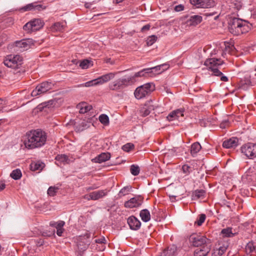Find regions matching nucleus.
<instances>
[{"mask_svg": "<svg viewBox=\"0 0 256 256\" xmlns=\"http://www.w3.org/2000/svg\"><path fill=\"white\" fill-rule=\"evenodd\" d=\"M80 113L84 114L92 109V106L87 105L86 103H82L80 105Z\"/></svg>", "mask_w": 256, "mask_h": 256, "instance_id": "30", "label": "nucleus"}, {"mask_svg": "<svg viewBox=\"0 0 256 256\" xmlns=\"http://www.w3.org/2000/svg\"><path fill=\"white\" fill-rule=\"evenodd\" d=\"M22 56L20 55L10 54L5 57L4 64L8 68L16 70L22 66Z\"/></svg>", "mask_w": 256, "mask_h": 256, "instance_id": "6", "label": "nucleus"}, {"mask_svg": "<svg viewBox=\"0 0 256 256\" xmlns=\"http://www.w3.org/2000/svg\"><path fill=\"white\" fill-rule=\"evenodd\" d=\"M212 246L200 247L196 248L194 252V256H206L210 252Z\"/></svg>", "mask_w": 256, "mask_h": 256, "instance_id": "18", "label": "nucleus"}, {"mask_svg": "<svg viewBox=\"0 0 256 256\" xmlns=\"http://www.w3.org/2000/svg\"><path fill=\"white\" fill-rule=\"evenodd\" d=\"M191 245L194 247H204L212 246V240L205 236L192 234L189 238Z\"/></svg>", "mask_w": 256, "mask_h": 256, "instance_id": "4", "label": "nucleus"}, {"mask_svg": "<svg viewBox=\"0 0 256 256\" xmlns=\"http://www.w3.org/2000/svg\"><path fill=\"white\" fill-rule=\"evenodd\" d=\"M190 3L198 8H209L215 5L213 0H190Z\"/></svg>", "mask_w": 256, "mask_h": 256, "instance_id": "12", "label": "nucleus"}, {"mask_svg": "<svg viewBox=\"0 0 256 256\" xmlns=\"http://www.w3.org/2000/svg\"><path fill=\"white\" fill-rule=\"evenodd\" d=\"M132 188L130 186H124L119 192L118 195L120 198L128 194L130 192L132 191Z\"/></svg>", "mask_w": 256, "mask_h": 256, "instance_id": "27", "label": "nucleus"}, {"mask_svg": "<svg viewBox=\"0 0 256 256\" xmlns=\"http://www.w3.org/2000/svg\"><path fill=\"white\" fill-rule=\"evenodd\" d=\"M54 104V101L52 100H50L48 102H42L39 104L38 106V108L40 110H42V109H44V108H50Z\"/></svg>", "mask_w": 256, "mask_h": 256, "instance_id": "35", "label": "nucleus"}, {"mask_svg": "<svg viewBox=\"0 0 256 256\" xmlns=\"http://www.w3.org/2000/svg\"><path fill=\"white\" fill-rule=\"evenodd\" d=\"M250 84L251 82L250 80H242L240 87L244 89L246 88V86H250Z\"/></svg>", "mask_w": 256, "mask_h": 256, "instance_id": "53", "label": "nucleus"}, {"mask_svg": "<svg viewBox=\"0 0 256 256\" xmlns=\"http://www.w3.org/2000/svg\"><path fill=\"white\" fill-rule=\"evenodd\" d=\"M46 6L42 4H38V2H34V11H41L46 8Z\"/></svg>", "mask_w": 256, "mask_h": 256, "instance_id": "46", "label": "nucleus"}, {"mask_svg": "<svg viewBox=\"0 0 256 256\" xmlns=\"http://www.w3.org/2000/svg\"><path fill=\"white\" fill-rule=\"evenodd\" d=\"M228 247V243L224 244L220 246L217 250L218 252H219L220 255H222L226 250Z\"/></svg>", "mask_w": 256, "mask_h": 256, "instance_id": "42", "label": "nucleus"}, {"mask_svg": "<svg viewBox=\"0 0 256 256\" xmlns=\"http://www.w3.org/2000/svg\"><path fill=\"white\" fill-rule=\"evenodd\" d=\"M226 125H228V122L226 121L220 124V128H224Z\"/></svg>", "mask_w": 256, "mask_h": 256, "instance_id": "60", "label": "nucleus"}, {"mask_svg": "<svg viewBox=\"0 0 256 256\" xmlns=\"http://www.w3.org/2000/svg\"><path fill=\"white\" fill-rule=\"evenodd\" d=\"M143 202V198L140 196H136L130 198L124 202V206L126 208H133L140 206Z\"/></svg>", "mask_w": 256, "mask_h": 256, "instance_id": "13", "label": "nucleus"}, {"mask_svg": "<svg viewBox=\"0 0 256 256\" xmlns=\"http://www.w3.org/2000/svg\"><path fill=\"white\" fill-rule=\"evenodd\" d=\"M223 60L220 58H211L207 60L204 64L208 67L209 70L212 72V76L220 77V80L222 82H228V78L224 76L222 72L220 70V68L223 64Z\"/></svg>", "mask_w": 256, "mask_h": 256, "instance_id": "3", "label": "nucleus"}, {"mask_svg": "<svg viewBox=\"0 0 256 256\" xmlns=\"http://www.w3.org/2000/svg\"><path fill=\"white\" fill-rule=\"evenodd\" d=\"M238 144V139L236 137H232L224 140L222 146L226 148H234Z\"/></svg>", "mask_w": 256, "mask_h": 256, "instance_id": "15", "label": "nucleus"}, {"mask_svg": "<svg viewBox=\"0 0 256 256\" xmlns=\"http://www.w3.org/2000/svg\"><path fill=\"white\" fill-rule=\"evenodd\" d=\"M154 89V85L152 83L145 84L136 88L134 92V96L138 100L142 99L150 94Z\"/></svg>", "mask_w": 256, "mask_h": 256, "instance_id": "5", "label": "nucleus"}, {"mask_svg": "<svg viewBox=\"0 0 256 256\" xmlns=\"http://www.w3.org/2000/svg\"><path fill=\"white\" fill-rule=\"evenodd\" d=\"M77 246L78 249L81 252V251H84L86 250L88 248V245L82 242H80L77 244Z\"/></svg>", "mask_w": 256, "mask_h": 256, "instance_id": "50", "label": "nucleus"}, {"mask_svg": "<svg viewBox=\"0 0 256 256\" xmlns=\"http://www.w3.org/2000/svg\"><path fill=\"white\" fill-rule=\"evenodd\" d=\"M141 112L142 113V115L143 116H146L150 114V110L144 107L141 110Z\"/></svg>", "mask_w": 256, "mask_h": 256, "instance_id": "54", "label": "nucleus"}, {"mask_svg": "<svg viewBox=\"0 0 256 256\" xmlns=\"http://www.w3.org/2000/svg\"><path fill=\"white\" fill-rule=\"evenodd\" d=\"M98 84V82L96 80V78L93 80L87 82L84 84H78V85L76 86L75 87H77V88L84 87V86L90 87L91 86H96Z\"/></svg>", "mask_w": 256, "mask_h": 256, "instance_id": "32", "label": "nucleus"}, {"mask_svg": "<svg viewBox=\"0 0 256 256\" xmlns=\"http://www.w3.org/2000/svg\"><path fill=\"white\" fill-rule=\"evenodd\" d=\"M206 191L203 190H196L193 192L192 195V200H198L200 198H203L204 197Z\"/></svg>", "mask_w": 256, "mask_h": 256, "instance_id": "23", "label": "nucleus"}, {"mask_svg": "<svg viewBox=\"0 0 256 256\" xmlns=\"http://www.w3.org/2000/svg\"><path fill=\"white\" fill-rule=\"evenodd\" d=\"M184 6L182 4H178L174 8V10L176 12H180L184 10Z\"/></svg>", "mask_w": 256, "mask_h": 256, "instance_id": "55", "label": "nucleus"}, {"mask_svg": "<svg viewBox=\"0 0 256 256\" xmlns=\"http://www.w3.org/2000/svg\"><path fill=\"white\" fill-rule=\"evenodd\" d=\"M53 84L48 82H44L38 85L32 93V96H36L41 94H44L52 89Z\"/></svg>", "mask_w": 256, "mask_h": 256, "instance_id": "10", "label": "nucleus"}, {"mask_svg": "<svg viewBox=\"0 0 256 256\" xmlns=\"http://www.w3.org/2000/svg\"><path fill=\"white\" fill-rule=\"evenodd\" d=\"M246 252L250 254L254 250L255 248L252 242H248L246 246Z\"/></svg>", "mask_w": 256, "mask_h": 256, "instance_id": "49", "label": "nucleus"}, {"mask_svg": "<svg viewBox=\"0 0 256 256\" xmlns=\"http://www.w3.org/2000/svg\"><path fill=\"white\" fill-rule=\"evenodd\" d=\"M90 61L88 60H84L80 62V66L82 69H86L89 67Z\"/></svg>", "mask_w": 256, "mask_h": 256, "instance_id": "45", "label": "nucleus"}, {"mask_svg": "<svg viewBox=\"0 0 256 256\" xmlns=\"http://www.w3.org/2000/svg\"><path fill=\"white\" fill-rule=\"evenodd\" d=\"M5 188L6 184L2 182H0V191H2V190H4Z\"/></svg>", "mask_w": 256, "mask_h": 256, "instance_id": "62", "label": "nucleus"}, {"mask_svg": "<svg viewBox=\"0 0 256 256\" xmlns=\"http://www.w3.org/2000/svg\"><path fill=\"white\" fill-rule=\"evenodd\" d=\"M110 158V154L108 152H104L96 157L93 160L95 162L102 163L108 160Z\"/></svg>", "mask_w": 256, "mask_h": 256, "instance_id": "21", "label": "nucleus"}, {"mask_svg": "<svg viewBox=\"0 0 256 256\" xmlns=\"http://www.w3.org/2000/svg\"><path fill=\"white\" fill-rule=\"evenodd\" d=\"M221 234L224 237L230 238L234 236V234L232 232V228H228L222 230Z\"/></svg>", "mask_w": 256, "mask_h": 256, "instance_id": "31", "label": "nucleus"}, {"mask_svg": "<svg viewBox=\"0 0 256 256\" xmlns=\"http://www.w3.org/2000/svg\"><path fill=\"white\" fill-rule=\"evenodd\" d=\"M175 113L176 112L174 110H173L168 114L166 118L168 121H172L174 120H176Z\"/></svg>", "mask_w": 256, "mask_h": 256, "instance_id": "51", "label": "nucleus"}, {"mask_svg": "<svg viewBox=\"0 0 256 256\" xmlns=\"http://www.w3.org/2000/svg\"><path fill=\"white\" fill-rule=\"evenodd\" d=\"M99 120L102 124L106 126L109 124V118L107 115L104 114H102L100 116Z\"/></svg>", "mask_w": 256, "mask_h": 256, "instance_id": "36", "label": "nucleus"}, {"mask_svg": "<svg viewBox=\"0 0 256 256\" xmlns=\"http://www.w3.org/2000/svg\"><path fill=\"white\" fill-rule=\"evenodd\" d=\"M116 73L110 72L96 78L98 84H102L104 82H106L114 78Z\"/></svg>", "mask_w": 256, "mask_h": 256, "instance_id": "17", "label": "nucleus"}, {"mask_svg": "<svg viewBox=\"0 0 256 256\" xmlns=\"http://www.w3.org/2000/svg\"><path fill=\"white\" fill-rule=\"evenodd\" d=\"M156 40L157 36H156L155 35H152L149 36L146 40L147 45L148 46H152V44H154V42H156Z\"/></svg>", "mask_w": 256, "mask_h": 256, "instance_id": "44", "label": "nucleus"}, {"mask_svg": "<svg viewBox=\"0 0 256 256\" xmlns=\"http://www.w3.org/2000/svg\"><path fill=\"white\" fill-rule=\"evenodd\" d=\"M55 159L60 162L68 164L70 160L67 155L64 154H58L56 156Z\"/></svg>", "mask_w": 256, "mask_h": 256, "instance_id": "29", "label": "nucleus"}, {"mask_svg": "<svg viewBox=\"0 0 256 256\" xmlns=\"http://www.w3.org/2000/svg\"><path fill=\"white\" fill-rule=\"evenodd\" d=\"M206 218V214H201L199 216V217L197 220H196L194 222L195 224H197L198 226H201L205 221Z\"/></svg>", "mask_w": 256, "mask_h": 256, "instance_id": "43", "label": "nucleus"}, {"mask_svg": "<svg viewBox=\"0 0 256 256\" xmlns=\"http://www.w3.org/2000/svg\"><path fill=\"white\" fill-rule=\"evenodd\" d=\"M55 230H44L42 232V235L45 237H50L54 234Z\"/></svg>", "mask_w": 256, "mask_h": 256, "instance_id": "47", "label": "nucleus"}, {"mask_svg": "<svg viewBox=\"0 0 256 256\" xmlns=\"http://www.w3.org/2000/svg\"><path fill=\"white\" fill-rule=\"evenodd\" d=\"M134 148V145L131 143H128L122 146L123 150L128 152Z\"/></svg>", "mask_w": 256, "mask_h": 256, "instance_id": "48", "label": "nucleus"}, {"mask_svg": "<svg viewBox=\"0 0 256 256\" xmlns=\"http://www.w3.org/2000/svg\"><path fill=\"white\" fill-rule=\"evenodd\" d=\"M242 6V0H231L230 6L237 10H240Z\"/></svg>", "mask_w": 256, "mask_h": 256, "instance_id": "28", "label": "nucleus"}, {"mask_svg": "<svg viewBox=\"0 0 256 256\" xmlns=\"http://www.w3.org/2000/svg\"><path fill=\"white\" fill-rule=\"evenodd\" d=\"M133 78H118L108 84V88L110 90L118 91L126 86L132 85Z\"/></svg>", "mask_w": 256, "mask_h": 256, "instance_id": "7", "label": "nucleus"}, {"mask_svg": "<svg viewBox=\"0 0 256 256\" xmlns=\"http://www.w3.org/2000/svg\"><path fill=\"white\" fill-rule=\"evenodd\" d=\"M64 222L62 220L58 221V224H56V229L63 228V226H64Z\"/></svg>", "mask_w": 256, "mask_h": 256, "instance_id": "56", "label": "nucleus"}, {"mask_svg": "<svg viewBox=\"0 0 256 256\" xmlns=\"http://www.w3.org/2000/svg\"><path fill=\"white\" fill-rule=\"evenodd\" d=\"M46 133L41 130H32L26 134L24 144L28 149H34L44 146L46 141Z\"/></svg>", "mask_w": 256, "mask_h": 256, "instance_id": "1", "label": "nucleus"}, {"mask_svg": "<svg viewBox=\"0 0 256 256\" xmlns=\"http://www.w3.org/2000/svg\"><path fill=\"white\" fill-rule=\"evenodd\" d=\"M130 170L132 175L136 176L140 173V168L138 166L132 164L130 166Z\"/></svg>", "mask_w": 256, "mask_h": 256, "instance_id": "40", "label": "nucleus"}, {"mask_svg": "<svg viewBox=\"0 0 256 256\" xmlns=\"http://www.w3.org/2000/svg\"><path fill=\"white\" fill-rule=\"evenodd\" d=\"M202 21V17L198 15H192L186 20V24L190 26H196Z\"/></svg>", "mask_w": 256, "mask_h": 256, "instance_id": "16", "label": "nucleus"}, {"mask_svg": "<svg viewBox=\"0 0 256 256\" xmlns=\"http://www.w3.org/2000/svg\"><path fill=\"white\" fill-rule=\"evenodd\" d=\"M202 148V146L198 142L193 143L190 148V154L192 156H194Z\"/></svg>", "mask_w": 256, "mask_h": 256, "instance_id": "25", "label": "nucleus"}, {"mask_svg": "<svg viewBox=\"0 0 256 256\" xmlns=\"http://www.w3.org/2000/svg\"><path fill=\"white\" fill-rule=\"evenodd\" d=\"M174 110L176 112L175 116H176V120H182V118H181L184 116V108H180Z\"/></svg>", "mask_w": 256, "mask_h": 256, "instance_id": "34", "label": "nucleus"}, {"mask_svg": "<svg viewBox=\"0 0 256 256\" xmlns=\"http://www.w3.org/2000/svg\"><path fill=\"white\" fill-rule=\"evenodd\" d=\"M250 29V24L246 21L234 18L229 22L228 30L234 35L238 36L248 32Z\"/></svg>", "mask_w": 256, "mask_h": 256, "instance_id": "2", "label": "nucleus"}, {"mask_svg": "<svg viewBox=\"0 0 256 256\" xmlns=\"http://www.w3.org/2000/svg\"><path fill=\"white\" fill-rule=\"evenodd\" d=\"M84 198L87 200H92V198H90V193L88 194H85L84 196Z\"/></svg>", "mask_w": 256, "mask_h": 256, "instance_id": "63", "label": "nucleus"}, {"mask_svg": "<svg viewBox=\"0 0 256 256\" xmlns=\"http://www.w3.org/2000/svg\"><path fill=\"white\" fill-rule=\"evenodd\" d=\"M44 166V163L40 162H32L30 165V168L32 171L42 170Z\"/></svg>", "mask_w": 256, "mask_h": 256, "instance_id": "26", "label": "nucleus"}, {"mask_svg": "<svg viewBox=\"0 0 256 256\" xmlns=\"http://www.w3.org/2000/svg\"><path fill=\"white\" fill-rule=\"evenodd\" d=\"M58 190V187L50 186L47 191L48 194L50 196H54Z\"/></svg>", "mask_w": 256, "mask_h": 256, "instance_id": "37", "label": "nucleus"}, {"mask_svg": "<svg viewBox=\"0 0 256 256\" xmlns=\"http://www.w3.org/2000/svg\"><path fill=\"white\" fill-rule=\"evenodd\" d=\"M52 28L56 30L60 31L63 29V26L60 22H56L54 24Z\"/></svg>", "mask_w": 256, "mask_h": 256, "instance_id": "52", "label": "nucleus"}, {"mask_svg": "<svg viewBox=\"0 0 256 256\" xmlns=\"http://www.w3.org/2000/svg\"><path fill=\"white\" fill-rule=\"evenodd\" d=\"M142 220L144 222H148L150 220V212L147 209L142 210L140 213Z\"/></svg>", "mask_w": 256, "mask_h": 256, "instance_id": "24", "label": "nucleus"}, {"mask_svg": "<svg viewBox=\"0 0 256 256\" xmlns=\"http://www.w3.org/2000/svg\"><path fill=\"white\" fill-rule=\"evenodd\" d=\"M22 172L20 169H16L11 172L10 176L14 180H17L22 177Z\"/></svg>", "mask_w": 256, "mask_h": 256, "instance_id": "33", "label": "nucleus"}, {"mask_svg": "<svg viewBox=\"0 0 256 256\" xmlns=\"http://www.w3.org/2000/svg\"><path fill=\"white\" fill-rule=\"evenodd\" d=\"M222 255H220L219 252H214L212 254V256H222Z\"/></svg>", "mask_w": 256, "mask_h": 256, "instance_id": "64", "label": "nucleus"}, {"mask_svg": "<svg viewBox=\"0 0 256 256\" xmlns=\"http://www.w3.org/2000/svg\"><path fill=\"white\" fill-rule=\"evenodd\" d=\"M163 66L168 67V64H160V65L151 68H152V70H154V72H156L158 74H161L162 72V68H163Z\"/></svg>", "mask_w": 256, "mask_h": 256, "instance_id": "38", "label": "nucleus"}, {"mask_svg": "<svg viewBox=\"0 0 256 256\" xmlns=\"http://www.w3.org/2000/svg\"><path fill=\"white\" fill-rule=\"evenodd\" d=\"M33 44L32 39L22 40L14 42L15 50L19 52H24L30 48Z\"/></svg>", "mask_w": 256, "mask_h": 256, "instance_id": "11", "label": "nucleus"}, {"mask_svg": "<svg viewBox=\"0 0 256 256\" xmlns=\"http://www.w3.org/2000/svg\"><path fill=\"white\" fill-rule=\"evenodd\" d=\"M127 222L132 230H137L141 226L140 222L134 216H132L127 220Z\"/></svg>", "mask_w": 256, "mask_h": 256, "instance_id": "14", "label": "nucleus"}, {"mask_svg": "<svg viewBox=\"0 0 256 256\" xmlns=\"http://www.w3.org/2000/svg\"><path fill=\"white\" fill-rule=\"evenodd\" d=\"M20 10L22 12L34 11V2L26 4L22 7Z\"/></svg>", "mask_w": 256, "mask_h": 256, "instance_id": "39", "label": "nucleus"}, {"mask_svg": "<svg viewBox=\"0 0 256 256\" xmlns=\"http://www.w3.org/2000/svg\"><path fill=\"white\" fill-rule=\"evenodd\" d=\"M182 170L184 173L188 175L192 172L193 168L188 164H184L182 166Z\"/></svg>", "mask_w": 256, "mask_h": 256, "instance_id": "41", "label": "nucleus"}, {"mask_svg": "<svg viewBox=\"0 0 256 256\" xmlns=\"http://www.w3.org/2000/svg\"><path fill=\"white\" fill-rule=\"evenodd\" d=\"M152 72V68H144L142 70L135 73L133 76H129L128 78H133L132 84H133L136 82V78L138 77L146 76V74Z\"/></svg>", "mask_w": 256, "mask_h": 256, "instance_id": "19", "label": "nucleus"}, {"mask_svg": "<svg viewBox=\"0 0 256 256\" xmlns=\"http://www.w3.org/2000/svg\"><path fill=\"white\" fill-rule=\"evenodd\" d=\"M107 194V192L105 190H100L94 191L90 193V197L92 200H98L103 198Z\"/></svg>", "mask_w": 256, "mask_h": 256, "instance_id": "20", "label": "nucleus"}, {"mask_svg": "<svg viewBox=\"0 0 256 256\" xmlns=\"http://www.w3.org/2000/svg\"><path fill=\"white\" fill-rule=\"evenodd\" d=\"M44 24V22L40 19L35 18L25 24L23 26V29L27 33H31L40 29Z\"/></svg>", "mask_w": 256, "mask_h": 256, "instance_id": "8", "label": "nucleus"}, {"mask_svg": "<svg viewBox=\"0 0 256 256\" xmlns=\"http://www.w3.org/2000/svg\"><path fill=\"white\" fill-rule=\"evenodd\" d=\"M104 241H105V238H104L96 239L95 240V242L98 244H103L104 243Z\"/></svg>", "mask_w": 256, "mask_h": 256, "instance_id": "59", "label": "nucleus"}, {"mask_svg": "<svg viewBox=\"0 0 256 256\" xmlns=\"http://www.w3.org/2000/svg\"><path fill=\"white\" fill-rule=\"evenodd\" d=\"M58 222H51L50 224V226H52V227H54V228H56V224H58Z\"/></svg>", "mask_w": 256, "mask_h": 256, "instance_id": "61", "label": "nucleus"}, {"mask_svg": "<svg viewBox=\"0 0 256 256\" xmlns=\"http://www.w3.org/2000/svg\"><path fill=\"white\" fill-rule=\"evenodd\" d=\"M176 252V246L172 245L164 250L160 256H174Z\"/></svg>", "mask_w": 256, "mask_h": 256, "instance_id": "22", "label": "nucleus"}, {"mask_svg": "<svg viewBox=\"0 0 256 256\" xmlns=\"http://www.w3.org/2000/svg\"><path fill=\"white\" fill-rule=\"evenodd\" d=\"M241 152L249 159L256 158V144L248 142L242 146Z\"/></svg>", "mask_w": 256, "mask_h": 256, "instance_id": "9", "label": "nucleus"}, {"mask_svg": "<svg viewBox=\"0 0 256 256\" xmlns=\"http://www.w3.org/2000/svg\"><path fill=\"white\" fill-rule=\"evenodd\" d=\"M64 229L63 228H58L56 229V234L59 236H62V234L64 232Z\"/></svg>", "mask_w": 256, "mask_h": 256, "instance_id": "57", "label": "nucleus"}, {"mask_svg": "<svg viewBox=\"0 0 256 256\" xmlns=\"http://www.w3.org/2000/svg\"><path fill=\"white\" fill-rule=\"evenodd\" d=\"M150 26L149 24H146L142 28L141 31L144 32L146 30H150Z\"/></svg>", "mask_w": 256, "mask_h": 256, "instance_id": "58", "label": "nucleus"}]
</instances>
